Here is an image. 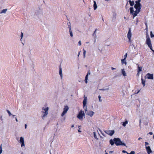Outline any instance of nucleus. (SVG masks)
<instances>
[{
	"instance_id": "f257e3e1",
	"label": "nucleus",
	"mask_w": 154,
	"mask_h": 154,
	"mask_svg": "<svg viewBox=\"0 0 154 154\" xmlns=\"http://www.w3.org/2000/svg\"><path fill=\"white\" fill-rule=\"evenodd\" d=\"M141 5L135 4L134 5V7L136 10L134 11L133 7H131L130 8V14H132L133 15V18H134L136 16L137 14L140 12L141 9Z\"/></svg>"
},
{
	"instance_id": "f03ea898",
	"label": "nucleus",
	"mask_w": 154,
	"mask_h": 154,
	"mask_svg": "<svg viewBox=\"0 0 154 154\" xmlns=\"http://www.w3.org/2000/svg\"><path fill=\"white\" fill-rule=\"evenodd\" d=\"M114 141L115 142V144L117 146H119V145H123V146H126V144L124 143H122L120 139L119 138H114Z\"/></svg>"
},
{
	"instance_id": "7ed1b4c3",
	"label": "nucleus",
	"mask_w": 154,
	"mask_h": 154,
	"mask_svg": "<svg viewBox=\"0 0 154 154\" xmlns=\"http://www.w3.org/2000/svg\"><path fill=\"white\" fill-rule=\"evenodd\" d=\"M146 44H147L149 48L153 52H154V50H153L152 48V47L150 39L148 35L146 36Z\"/></svg>"
},
{
	"instance_id": "20e7f679",
	"label": "nucleus",
	"mask_w": 154,
	"mask_h": 154,
	"mask_svg": "<svg viewBox=\"0 0 154 154\" xmlns=\"http://www.w3.org/2000/svg\"><path fill=\"white\" fill-rule=\"evenodd\" d=\"M49 108L48 107H47L46 108H45L44 107H43L42 109L43 110H44L45 112L42 111V113H44L43 115L42 116V118L43 119H44V118L45 117L47 116L48 114V110Z\"/></svg>"
},
{
	"instance_id": "39448f33",
	"label": "nucleus",
	"mask_w": 154,
	"mask_h": 154,
	"mask_svg": "<svg viewBox=\"0 0 154 154\" xmlns=\"http://www.w3.org/2000/svg\"><path fill=\"white\" fill-rule=\"evenodd\" d=\"M85 112L86 115H88L92 117L94 114V112L92 111L88 110L87 109V107H86V109L85 110Z\"/></svg>"
},
{
	"instance_id": "423d86ee",
	"label": "nucleus",
	"mask_w": 154,
	"mask_h": 154,
	"mask_svg": "<svg viewBox=\"0 0 154 154\" xmlns=\"http://www.w3.org/2000/svg\"><path fill=\"white\" fill-rule=\"evenodd\" d=\"M85 116V113L83 112V111L82 110H80L78 115L77 117L79 119L82 120V119L83 116Z\"/></svg>"
},
{
	"instance_id": "0eeeda50",
	"label": "nucleus",
	"mask_w": 154,
	"mask_h": 154,
	"mask_svg": "<svg viewBox=\"0 0 154 154\" xmlns=\"http://www.w3.org/2000/svg\"><path fill=\"white\" fill-rule=\"evenodd\" d=\"M68 109V106H65L63 109V111L61 115V116H63L67 112Z\"/></svg>"
},
{
	"instance_id": "6e6552de",
	"label": "nucleus",
	"mask_w": 154,
	"mask_h": 154,
	"mask_svg": "<svg viewBox=\"0 0 154 154\" xmlns=\"http://www.w3.org/2000/svg\"><path fill=\"white\" fill-rule=\"evenodd\" d=\"M146 78L149 79H153V75L152 74L148 73L145 76Z\"/></svg>"
},
{
	"instance_id": "1a4fd4ad",
	"label": "nucleus",
	"mask_w": 154,
	"mask_h": 154,
	"mask_svg": "<svg viewBox=\"0 0 154 154\" xmlns=\"http://www.w3.org/2000/svg\"><path fill=\"white\" fill-rule=\"evenodd\" d=\"M20 143L21 144V147L25 146L24 141V138L22 137H21L20 140Z\"/></svg>"
},
{
	"instance_id": "9d476101",
	"label": "nucleus",
	"mask_w": 154,
	"mask_h": 154,
	"mask_svg": "<svg viewBox=\"0 0 154 154\" xmlns=\"http://www.w3.org/2000/svg\"><path fill=\"white\" fill-rule=\"evenodd\" d=\"M104 132L105 133L110 136H112L114 133V130H109L106 131Z\"/></svg>"
},
{
	"instance_id": "9b49d317",
	"label": "nucleus",
	"mask_w": 154,
	"mask_h": 154,
	"mask_svg": "<svg viewBox=\"0 0 154 154\" xmlns=\"http://www.w3.org/2000/svg\"><path fill=\"white\" fill-rule=\"evenodd\" d=\"M131 29L130 28L127 34V37L129 39V42H131Z\"/></svg>"
},
{
	"instance_id": "f8f14e48",
	"label": "nucleus",
	"mask_w": 154,
	"mask_h": 154,
	"mask_svg": "<svg viewBox=\"0 0 154 154\" xmlns=\"http://www.w3.org/2000/svg\"><path fill=\"white\" fill-rule=\"evenodd\" d=\"M146 148L148 154H150V153L152 152V151L151 150L149 146H146Z\"/></svg>"
},
{
	"instance_id": "ddd939ff",
	"label": "nucleus",
	"mask_w": 154,
	"mask_h": 154,
	"mask_svg": "<svg viewBox=\"0 0 154 154\" xmlns=\"http://www.w3.org/2000/svg\"><path fill=\"white\" fill-rule=\"evenodd\" d=\"M138 66L137 67V74L138 75L139 73L142 71V68L141 66L140 67L139 66V65L138 64H137Z\"/></svg>"
},
{
	"instance_id": "4468645a",
	"label": "nucleus",
	"mask_w": 154,
	"mask_h": 154,
	"mask_svg": "<svg viewBox=\"0 0 154 154\" xmlns=\"http://www.w3.org/2000/svg\"><path fill=\"white\" fill-rule=\"evenodd\" d=\"M59 74L60 76V77H61V78L62 79L63 75H62V69H61V68L60 66L59 67Z\"/></svg>"
},
{
	"instance_id": "2eb2a0df",
	"label": "nucleus",
	"mask_w": 154,
	"mask_h": 154,
	"mask_svg": "<svg viewBox=\"0 0 154 154\" xmlns=\"http://www.w3.org/2000/svg\"><path fill=\"white\" fill-rule=\"evenodd\" d=\"M87 102V98L86 97H85L84 98L83 101V104L84 107H85V106H86V104Z\"/></svg>"
},
{
	"instance_id": "dca6fc26",
	"label": "nucleus",
	"mask_w": 154,
	"mask_h": 154,
	"mask_svg": "<svg viewBox=\"0 0 154 154\" xmlns=\"http://www.w3.org/2000/svg\"><path fill=\"white\" fill-rule=\"evenodd\" d=\"M69 32L70 35L71 37H72V36H73L72 33V32L71 29V26L70 25H69Z\"/></svg>"
},
{
	"instance_id": "f3484780",
	"label": "nucleus",
	"mask_w": 154,
	"mask_h": 154,
	"mask_svg": "<svg viewBox=\"0 0 154 154\" xmlns=\"http://www.w3.org/2000/svg\"><path fill=\"white\" fill-rule=\"evenodd\" d=\"M94 10H95L97 8V6L95 1H94Z\"/></svg>"
},
{
	"instance_id": "a211bd4d",
	"label": "nucleus",
	"mask_w": 154,
	"mask_h": 154,
	"mask_svg": "<svg viewBox=\"0 0 154 154\" xmlns=\"http://www.w3.org/2000/svg\"><path fill=\"white\" fill-rule=\"evenodd\" d=\"M122 75L124 76H126V74L125 73L124 69H122Z\"/></svg>"
},
{
	"instance_id": "6ab92c4d",
	"label": "nucleus",
	"mask_w": 154,
	"mask_h": 154,
	"mask_svg": "<svg viewBox=\"0 0 154 154\" xmlns=\"http://www.w3.org/2000/svg\"><path fill=\"white\" fill-rule=\"evenodd\" d=\"M127 53H126L125 54V55H124V59H122V60H121V61H122V63H123V61H124L125 60L126 58V57H127Z\"/></svg>"
},
{
	"instance_id": "aec40b11",
	"label": "nucleus",
	"mask_w": 154,
	"mask_h": 154,
	"mask_svg": "<svg viewBox=\"0 0 154 154\" xmlns=\"http://www.w3.org/2000/svg\"><path fill=\"white\" fill-rule=\"evenodd\" d=\"M109 143L112 146L115 143L114 141V139H113V140H112V139H111L109 141Z\"/></svg>"
},
{
	"instance_id": "412c9836",
	"label": "nucleus",
	"mask_w": 154,
	"mask_h": 154,
	"mask_svg": "<svg viewBox=\"0 0 154 154\" xmlns=\"http://www.w3.org/2000/svg\"><path fill=\"white\" fill-rule=\"evenodd\" d=\"M130 5L131 6H133L134 4V2L133 1H131V0L129 1Z\"/></svg>"
},
{
	"instance_id": "4be33fe9",
	"label": "nucleus",
	"mask_w": 154,
	"mask_h": 154,
	"mask_svg": "<svg viewBox=\"0 0 154 154\" xmlns=\"http://www.w3.org/2000/svg\"><path fill=\"white\" fill-rule=\"evenodd\" d=\"M141 80L142 81V83L143 86H144L145 85V81L143 79H141Z\"/></svg>"
},
{
	"instance_id": "5701e85b",
	"label": "nucleus",
	"mask_w": 154,
	"mask_h": 154,
	"mask_svg": "<svg viewBox=\"0 0 154 154\" xmlns=\"http://www.w3.org/2000/svg\"><path fill=\"white\" fill-rule=\"evenodd\" d=\"M128 123V121H125L123 122L122 125L123 126L125 127L126 126V125Z\"/></svg>"
},
{
	"instance_id": "b1692460",
	"label": "nucleus",
	"mask_w": 154,
	"mask_h": 154,
	"mask_svg": "<svg viewBox=\"0 0 154 154\" xmlns=\"http://www.w3.org/2000/svg\"><path fill=\"white\" fill-rule=\"evenodd\" d=\"M141 1L140 0H138L137 1H136L135 2V4H137L139 5H141L140 4V2Z\"/></svg>"
},
{
	"instance_id": "393cba45",
	"label": "nucleus",
	"mask_w": 154,
	"mask_h": 154,
	"mask_svg": "<svg viewBox=\"0 0 154 154\" xmlns=\"http://www.w3.org/2000/svg\"><path fill=\"white\" fill-rule=\"evenodd\" d=\"M7 9H3L2 10L1 13H6V11H7Z\"/></svg>"
},
{
	"instance_id": "a878e982",
	"label": "nucleus",
	"mask_w": 154,
	"mask_h": 154,
	"mask_svg": "<svg viewBox=\"0 0 154 154\" xmlns=\"http://www.w3.org/2000/svg\"><path fill=\"white\" fill-rule=\"evenodd\" d=\"M83 57L84 58H85V54H86V51L84 49H83Z\"/></svg>"
},
{
	"instance_id": "bb28decb",
	"label": "nucleus",
	"mask_w": 154,
	"mask_h": 154,
	"mask_svg": "<svg viewBox=\"0 0 154 154\" xmlns=\"http://www.w3.org/2000/svg\"><path fill=\"white\" fill-rule=\"evenodd\" d=\"M88 75H86L85 77V82L86 83H87L88 82Z\"/></svg>"
},
{
	"instance_id": "cd10ccee",
	"label": "nucleus",
	"mask_w": 154,
	"mask_h": 154,
	"mask_svg": "<svg viewBox=\"0 0 154 154\" xmlns=\"http://www.w3.org/2000/svg\"><path fill=\"white\" fill-rule=\"evenodd\" d=\"M150 36L151 38H152L154 37V35L152 34V31L150 32Z\"/></svg>"
},
{
	"instance_id": "c85d7f7f",
	"label": "nucleus",
	"mask_w": 154,
	"mask_h": 154,
	"mask_svg": "<svg viewBox=\"0 0 154 154\" xmlns=\"http://www.w3.org/2000/svg\"><path fill=\"white\" fill-rule=\"evenodd\" d=\"M7 112L8 113V114H9V116H11V115H12V114H11V113L8 110H7Z\"/></svg>"
},
{
	"instance_id": "c756f323",
	"label": "nucleus",
	"mask_w": 154,
	"mask_h": 154,
	"mask_svg": "<svg viewBox=\"0 0 154 154\" xmlns=\"http://www.w3.org/2000/svg\"><path fill=\"white\" fill-rule=\"evenodd\" d=\"M98 98H99V101L100 102H101L102 101V100L101 99V97L100 95H99L98 96Z\"/></svg>"
},
{
	"instance_id": "7c9ffc66",
	"label": "nucleus",
	"mask_w": 154,
	"mask_h": 154,
	"mask_svg": "<svg viewBox=\"0 0 154 154\" xmlns=\"http://www.w3.org/2000/svg\"><path fill=\"white\" fill-rule=\"evenodd\" d=\"M0 154H1L2 152V145L1 144L0 147Z\"/></svg>"
},
{
	"instance_id": "2f4dec72",
	"label": "nucleus",
	"mask_w": 154,
	"mask_h": 154,
	"mask_svg": "<svg viewBox=\"0 0 154 154\" xmlns=\"http://www.w3.org/2000/svg\"><path fill=\"white\" fill-rule=\"evenodd\" d=\"M94 138L96 139H98V138H97V137L96 136V134H95V132H94Z\"/></svg>"
},
{
	"instance_id": "473e14b6",
	"label": "nucleus",
	"mask_w": 154,
	"mask_h": 154,
	"mask_svg": "<svg viewBox=\"0 0 154 154\" xmlns=\"http://www.w3.org/2000/svg\"><path fill=\"white\" fill-rule=\"evenodd\" d=\"M135 153V152L134 151H132L130 153V154H134Z\"/></svg>"
},
{
	"instance_id": "72a5a7b5",
	"label": "nucleus",
	"mask_w": 154,
	"mask_h": 154,
	"mask_svg": "<svg viewBox=\"0 0 154 154\" xmlns=\"http://www.w3.org/2000/svg\"><path fill=\"white\" fill-rule=\"evenodd\" d=\"M80 126H79V129L78 130V131L79 132H81V131L80 130Z\"/></svg>"
},
{
	"instance_id": "f704fd0d",
	"label": "nucleus",
	"mask_w": 154,
	"mask_h": 154,
	"mask_svg": "<svg viewBox=\"0 0 154 154\" xmlns=\"http://www.w3.org/2000/svg\"><path fill=\"white\" fill-rule=\"evenodd\" d=\"M23 36V33L22 32H21V39Z\"/></svg>"
},
{
	"instance_id": "c9c22d12",
	"label": "nucleus",
	"mask_w": 154,
	"mask_h": 154,
	"mask_svg": "<svg viewBox=\"0 0 154 154\" xmlns=\"http://www.w3.org/2000/svg\"><path fill=\"white\" fill-rule=\"evenodd\" d=\"M145 146H146L147 145H149V143L147 142H145Z\"/></svg>"
},
{
	"instance_id": "e433bc0d",
	"label": "nucleus",
	"mask_w": 154,
	"mask_h": 154,
	"mask_svg": "<svg viewBox=\"0 0 154 154\" xmlns=\"http://www.w3.org/2000/svg\"><path fill=\"white\" fill-rule=\"evenodd\" d=\"M122 63V64L124 63H125V65H126V64H127V62H126V61H125H125H123V63Z\"/></svg>"
},
{
	"instance_id": "4c0bfd02",
	"label": "nucleus",
	"mask_w": 154,
	"mask_h": 154,
	"mask_svg": "<svg viewBox=\"0 0 154 154\" xmlns=\"http://www.w3.org/2000/svg\"><path fill=\"white\" fill-rule=\"evenodd\" d=\"M122 152L124 153H127V152L125 150H123L122 151Z\"/></svg>"
},
{
	"instance_id": "58836bf2",
	"label": "nucleus",
	"mask_w": 154,
	"mask_h": 154,
	"mask_svg": "<svg viewBox=\"0 0 154 154\" xmlns=\"http://www.w3.org/2000/svg\"><path fill=\"white\" fill-rule=\"evenodd\" d=\"M149 134L150 135H152L153 134V133L152 132H150L149 133Z\"/></svg>"
},
{
	"instance_id": "ea45409f",
	"label": "nucleus",
	"mask_w": 154,
	"mask_h": 154,
	"mask_svg": "<svg viewBox=\"0 0 154 154\" xmlns=\"http://www.w3.org/2000/svg\"><path fill=\"white\" fill-rule=\"evenodd\" d=\"M90 73L89 72V71L88 72V73H87V74L86 75H88H88H90Z\"/></svg>"
},
{
	"instance_id": "a19ab883",
	"label": "nucleus",
	"mask_w": 154,
	"mask_h": 154,
	"mask_svg": "<svg viewBox=\"0 0 154 154\" xmlns=\"http://www.w3.org/2000/svg\"><path fill=\"white\" fill-rule=\"evenodd\" d=\"M79 45H81V42L80 41H79Z\"/></svg>"
},
{
	"instance_id": "79ce46f5",
	"label": "nucleus",
	"mask_w": 154,
	"mask_h": 154,
	"mask_svg": "<svg viewBox=\"0 0 154 154\" xmlns=\"http://www.w3.org/2000/svg\"><path fill=\"white\" fill-rule=\"evenodd\" d=\"M145 25H146V27H147L148 26H147V23L146 22H145Z\"/></svg>"
},
{
	"instance_id": "37998d69",
	"label": "nucleus",
	"mask_w": 154,
	"mask_h": 154,
	"mask_svg": "<svg viewBox=\"0 0 154 154\" xmlns=\"http://www.w3.org/2000/svg\"><path fill=\"white\" fill-rule=\"evenodd\" d=\"M97 29H95V31H94V34H95V33H96V31H97Z\"/></svg>"
},
{
	"instance_id": "c03bdc74",
	"label": "nucleus",
	"mask_w": 154,
	"mask_h": 154,
	"mask_svg": "<svg viewBox=\"0 0 154 154\" xmlns=\"http://www.w3.org/2000/svg\"><path fill=\"white\" fill-rule=\"evenodd\" d=\"M142 139V138H141V137H139V138L138 139V140H140V139Z\"/></svg>"
},
{
	"instance_id": "a18cd8bd",
	"label": "nucleus",
	"mask_w": 154,
	"mask_h": 154,
	"mask_svg": "<svg viewBox=\"0 0 154 154\" xmlns=\"http://www.w3.org/2000/svg\"><path fill=\"white\" fill-rule=\"evenodd\" d=\"M112 152H113V151H109V153H112Z\"/></svg>"
},
{
	"instance_id": "49530a36",
	"label": "nucleus",
	"mask_w": 154,
	"mask_h": 154,
	"mask_svg": "<svg viewBox=\"0 0 154 154\" xmlns=\"http://www.w3.org/2000/svg\"><path fill=\"white\" fill-rule=\"evenodd\" d=\"M25 128H26V127H27V125H26V124H25Z\"/></svg>"
},
{
	"instance_id": "de8ad7c7",
	"label": "nucleus",
	"mask_w": 154,
	"mask_h": 154,
	"mask_svg": "<svg viewBox=\"0 0 154 154\" xmlns=\"http://www.w3.org/2000/svg\"><path fill=\"white\" fill-rule=\"evenodd\" d=\"M116 69L115 68H113V67H112V68H111V69H112V70H114V69Z\"/></svg>"
},
{
	"instance_id": "09e8293b",
	"label": "nucleus",
	"mask_w": 154,
	"mask_h": 154,
	"mask_svg": "<svg viewBox=\"0 0 154 154\" xmlns=\"http://www.w3.org/2000/svg\"><path fill=\"white\" fill-rule=\"evenodd\" d=\"M15 119H16V121L17 122H18V120H17V118H16H16H15Z\"/></svg>"
},
{
	"instance_id": "8fccbe9b",
	"label": "nucleus",
	"mask_w": 154,
	"mask_h": 154,
	"mask_svg": "<svg viewBox=\"0 0 154 154\" xmlns=\"http://www.w3.org/2000/svg\"><path fill=\"white\" fill-rule=\"evenodd\" d=\"M74 127V125H72V126H71V127L72 128H73Z\"/></svg>"
},
{
	"instance_id": "3c124183",
	"label": "nucleus",
	"mask_w": 154,
	"mask_h": 154,
	"mask_svg": "<svg viewBox=\"0 0 154 154\" xmlns=\"http://www.w3.org/2000/svg\"><path fill=\"white\" fill-rule=\"evenodd\" d=\"M145 29L146 30H148V27H146Z\"/></svg>"
},
{
	"instance_id": "603ef678",
	"label": "nucleus",
	"mask_w": 154,
	"mask_h": 154,
	"mask_svg": "<svg viewBox=\"0 0 154 154\" xmlns=\"http://www.w3.org/2000/svg\"><path fill=\"white\" fill-rule=\"evenodd\" d=\"M106 89H100V90H106Z\"/></svg>"
},
{
	"instance_id": "864d4df0",
	"label": "nucleus",
	"mask_w": 154,
	"mask_h": 154,
	"mask_svg": "<svg viewBox=\"0 0 154 154\" xmlns=\"http://www.w3.org/2000/svg\"><path fill=\"white\" fill-rule=\"evenodd\" d=\"M80 52H79V54H78V57H79V54H80Z\"/></svg>"
},
{
	"instance_id": "5fc2aeb1",
	"label": "nucleus",
	"mask_w": 154,
	"mask_h": 154,
	"mask_svg": "<svg viewBox=\"0 0 154 154\" xmlns=\"http://www.w3.org/2000/svg\"><path fill=\"white\" fill-rule=\"evenodd\" d=\"M101 134H102V135H103L104 136V135H103V134L102 133H101Z\"/></svg>"
},
{
	"instance_id": "6e6d98bb",
	"label": "nucleus",
	"mask_w": 154,
	"mask_h": 154,
	"mask_svg": "<svg viewBox=\"0 0 154 154\" xmlns=\"http://www.w3.org/2000/svg\"><path fill=\"white\" fill-rule=\"evenodd\" d=\"M105 154H108V153H107V152H106V153H105Z\"/></svg>"
},
{
	"instance_id": "4d7b16f0",
	"label": "nucleus",
	"mask_w": 154,
	"mask_h": 154,
	"mask_svg": "<svg viewBox=\"0 0 154 154\" xmlns=\"http://www.w3.org/2000/svg\"><path fill=\"white\" fill-rule=\"evenodd\" d=\"M127 154H130V153H128L127 152V153H126Z\"/></svg>"
},
{
	"instance_id": "13d9d810",
	"label": "nucleus",
	"mask_w": 154,
	"mask_h": 154,
	"mask_svg": "<svg viewBox=\"0 0 154 154\" xmlns=\"http://www.w3.org/2000/svg\"><path fill=\"white\" fill-rule=\"evenodd\" d=\"M14 117L15 116V115H12Z\"/></svg>"
},
{
	"instance_id": "bf43d9fd",
	"label": "nucleus",
	"mask_w": 154,
	"mask_h": 154,
	"mask_svg": "<svg viewBox=\"0 0 154 154\" xmlns=\"http://www.w3.org/2000/svg\"><path fill=\"white\" fill-rule=\"evenodd\" d=\"M139 91H138L137 92V93H139Z\"/></svg>"
},
{
	"instance_id": "052dcab7",
	"label": "nucleus",
	"mask_w": 154,
	"mask_h": 154,
	"mask_svg": "<svg viewBox=\"0 0 154 154\" xmlns=\"http://www.w3.org/2000/svg\"><path fill=\"white\" fill-rule=\"evenodd\" d=\"M153 139H154V135H153Z\"/></svg>"
},
{
	"instance_id": "680f3d73",
	"label": "nucleus",
	"mask_w": 154,
	"mask_h": 154,
	"mask_svg": "<svg viewBox=\"0 0 154 154\" xmlns=\"http://www.w3.org/2000/svg\"><path fill=\"white\" fill-rule=\"evenodd\" d=\"M100 132H101V131L100 130Z\"/></svg>"
}]
</instances>
